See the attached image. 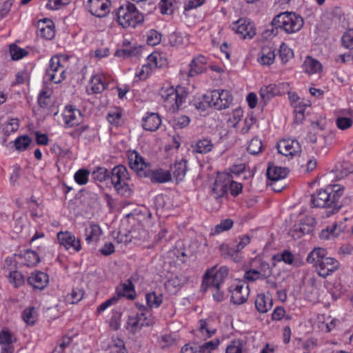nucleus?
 I'll use <instances>...</instances> for the list:
<instances>
[{"instance_id":"obj_1","label":"nucleus","mask_w":353,"mask_h":353,"mask_svg":"<svg viewBox=\"0 0 353 353\" xmlns=\"http://www.w3.org/2000/svg\"><path fill=\"white\" fill-rule=\"evenodd\" d=\"M343 187L334 185L326 190H321L311 196V202L313 206L330 209L328 214H334L341 208L339 201L343 192Z\"/></svg>"},{"instance_id":"obj_2","label":"nucleus","mask_w":353,"mask_h":353,"mask_svg":"<svg viewBox=\"0 0 353 353\" xmlns=\"http://www.w3.org/2000/svg\"><path fill=\"white\" fill-rule=\"evenodd\" d=\"M307 261L312 264L320 276L325 278L337 270L339 262L334 258L327 256V251L321 248H314L307 257Z\"/></svg>"},{"instance_id":"obj_3","label":"nucleus","mask_w":353,"mask_h":353,"mask_svg":"<svg viewBox=\"0 0 353 353\" xmlns=\"http://www.w3.org/2000/svg\"><path fill=\"white\" fill-rule=\"evenodd\" d=\"M302 17L292 12H284L277 14L272 24L287 34H293L299 31L303 26Z\"/></svg>"},{"instance_id":"obj_4","label":"nucleus","mask_w":353,"mask_h":353,"mask_svg":"<svg viewBox=\"0 0 353 353\" xmlns=\"http://www.w3.org/2000/svg\"><path fill=\"white\" fill-rule=\"evenodd\" d=\"M160 95L163 101L164 106L171 112H175L184 103L187 92L183 87L174 88L173 86H163L160 90Z\"/></svg>"},{"instance_id":"obj_5","label":"nucleus","mask_w":353,"mask_h":353,"mask_svg":"<svg viewBox=\"0 0 353 353\" xmlns=\"http://www.w3.org/2000/svg\"><path fill=\"white\" fill-rule=\"evenodd\" d=\"M117 20L123 28L136 27L143 20V15L132 3H127L119 8L116 12Z\"/></svg>"},{"instance_id":"obj_6","label":"nucleus","mask_w":353,"mask_h":353,"mask_svg":"<svg viewBox=\"0 0 353 353\" xmlns=\"http://www.w3.org/2000/svg\"><path fill=\"white\" fill-rule=\"evenodd\" d=\"M155 318L150 311L145 307L140 308L139 312L128 316L125 329L131 334L139 332L143 327L152 325Z\"/></svg>"},{"instance_id":"obj_7","label":"nucleus","mask_w":353,"mask_h":353,"mask_svg":"<svg viewBox=\"0 0 353 353\" xmlns=\"http://www.w3.org/2000/svg\"><path fill=\"white\" fill-rule=\"evenodd\" d=\"M228 274V269L225 266H221L219 269L216 266H213L204 274L202 286L221 288Z\"/></svg>"},{"instance_id":"obj_8","label":"nucleus","mask_w":353,"mask_h":353,"mask_svg":"<svg viewBox=\"0 0 353 353\" xmlns=\"http://www.w3.org/2000/svg\"><path fill=\"white\" fill-rule=\"evenodd\" d=\"M65 77V69L61 64L60 57L57 56L52 57L50 61L48 68L46 69V79L54 83H59Z\"/></svg>"},{"instance_id":"obj_9","label":"nucleus","mask_w":353,"mask_h":353,"mask_svg":"<svg viewBox=\"0 0 353 353\" xmlns=\"http://www.w3.org/2000/svg\"><path fill=\"white\" fill-rule=\"evenodd\" d=\"M232 29L243 39H252L256 34L254 23L247 18H241L232 23Z\"/></svg>"},{"instance_id":"obj_10","label":"nucleus","mask_w":353,"mask_h":353,"mask_svg":"<svg viewBox=\"0 0 353 353\" xmlns=\"http://www.w3.org/2000/svg\"><path fill=\"white\" fill-rule=\"evenodd\" d=\"M128 162L130 168L141 177H144L151 167L150 163L146 162L144 158L136 151H132L129 154Z\"/></svg>"},{"instance_id":"obj_11","label":"nucleus","mask_w":353,"mask_h":353,"mask_svg":"<svg viewBox=\"0 0 353 353\" xmlns=\"http://www.w3.org/2000/svg\"><path fill=\"white\" fill-rule=\"evenodd\" d=\"M57 239L59 244L67 250H72L74 252H79L81 250V240L76 238L70 232L61 231L58 232Z\"/></svg>"},{"instance_id":"obj_12","label":"nucleus","mask_w":353,"mask_h":353,"mask_svg":"<svg viewBox=\"0 0 353 353\" xmlns=\"http://www.w3.org/2000/svg\"><path fill=\"white\" fill-rule=\"evenodd\" d=\"M231 301L233 303L240 305L244 303L248 297L249 287L245 283H238L230 287Z\"/></svg>"},{"instance_id":"obj_13","label":"nucleus","mask_w":353,"mask_h":353,"mask_svg":"<svg viewBox=\"0 0 353 353\" xmlns=\"http://www.w3.org/2000/svg\"><path fill=\"white\" fill-rule=\"evenodd\" d=\"M110 4L109 0H88L87 7L93 16L102 18L109 13Z\"/></svg>"},{"instance_id":"obj_14","label":"nucleus","mask_w":353,"mask_h":353,"mask_svg":"<svg viewBox=\"0 0 353 353\" xmlns=\"http://www.w3.org/2000/svg\"><path fill=\"white\" fill-rule=\"evenodd\" d=\"M216 331L215 321L211 318L201 319L197 324L196 335L203 339H206L212 336Z\"/></svg>"},{"instance_id":"obj_15","label":"nucleus","mask_w":353,"mask_h":353,"mask_svg":"<svg viewBox=\"0 0 353 353\" xmlns=\"http://www.w3.org/2000/svg\"><path fill=\"white\" fill-rule=\"evenodd\" d=\"M230 183V179L228 174L223 173L218 174L212 188L213 196L218 199L225 195Z\"/></svg>"},{"instance_id":"obj_16","label":"nucleus","mask_w":353,"mask_h":353,"mask_svg":"<svg viewBox=\"0 0 353 353\" xmlns=\"http://www.w3.org/2000/svg\"><path fill=\"white\" fill-rule=\"evenodd\" d=\"M63 118L65 125L70 128L78 126L83 121L81 111L72 106L65 107L63 113Z\"/></svg>"},{"instance_id":"obj_17","label":"nucleus","mask_w":353,"mask_h":353,"mask_svg":"<svg viewBox=\"0 0 353 353\" xmlns=\"http://www.w3.org/2000/svg\"><path fill=\"white\" fill-rule=\"evenodd\" d=\"M277 148L281 154L293 157L301 151L299 143L295 139H283L277 144Z\"/></svg>"},{"instance_id":"obj_18","label":"nucleus","mask_w":353,"mask_h":353,"mask_svg":"<svg viewBox=\"0 0 353 353\" xmlns=\"http://www.w3.org/2000/svg\"><path fill=\"white\" fill-rule=\"evenodd\" d=\"M315 224L316 221L314 218L310 216L305 217L299 225H294V228L290 230V235L294 239H299L303 234H310Z\"/></svg>"},{"instance_id":"obj_19","label":"nucleus","mask_w":353,"mask_h":353,"mask_svg":"<svg viewBox=\"0 0 353 353\" xmlns=\"http://www.w3.org/2000/svg\"><path fill=\"white\" fill-rule=\"evenodd\" d=\"M218 90H215L205 94L201 101H196L194 106L196 109L205 110L209 107H213L217 110Z\"/></svg>"},{"instance_id":"obj_20","label":"nucleus","mask_w":353,"mask_h":353,"mask_svg":"<svg viewBox=\"0 0 353 353\" xmlns=\"http://www.w3.org/2000/svg\"><path fill=\"white\" fill-rule=\"evenodd\" d=\"M107 87L105 76L103 74L92 75L87 87L89 94H97L103 92Z\"/></svg>"},{"instance_id":"obj_21","label":"nucleus","mask_w":353,"mask_h":353,"mask_svg":"<svg viewBox=\"0 0 353 353\" xmlns=\"http://www.w3.org/2000/svg\"><path fill=\"white\" fill-rule=\"evenodd\" d=\"M37 28L40 37L48 40L54 38L55 30L52 21L48 19H41L37 23Z\"/></svg>"},{"instance_id":"obj_22","label":"nucleus","mask_w":353,"mask_h":353,"mask_svg":"<svg viewBox=\"0 0 353 353\" xmlns=\"http://www.w3.org/2000/svg\"><path fill=\"white\" fill-rule=\"evenodd\" d=\"M15 339L12 334L7 330H3L0 332V353H13V342Z\"/></svg>"},{"instance_id":"obj_23","label":"nucleus","mask_w":353,"mask_h":353,"mask_svg":"<svg viewBox=\"0 0 353 353\" xmlns=\"http://www.w3.org/2000/svg\"><path fill=\"white\" fill-rule=\"evenodd\" d=\"M144 177H148L152 183H163L171 180V173L163 169L152 170L151 167Z\"/></svg>"},{"instance_id":"obj_24","label":"nucleus","mask_w":353,"mask_h":353,"mask_svg":"<svg viewBox=\"0 0 353 353\" xmlns=\"http://www.w3.org/2000/svg\"><path fill=\"white\" fill-rule=\"evenodd\" d=\"M48 276L40 271H35L28 279V283L35 289L43 290L48 283Z\"/></svg>"},{"instance_id":"obj_25","label":"nucleus","mask_w":353,"mask_h":353,"mask_svg":"<svg viewBox=\"0 0 353 353\" xmlns=\"http://www.w3.org/2000/svg\"><path fill=\"white\" fill-rule=\"evenodd\" d=\"M275 57V50L272 47L264 46L258 54L257 61L261 65H270L274 62Z\"/></svg>"},{"instance_id":"obj_26","label":"nucleus","mask_w":353,"mask_h":353,"mask_svg":"<svg viewBox=\"0 0 353 353\" xmlns=\"http://www.w3.org/2000/svg\"><path fill=\"white\" fill-rule=\"evenodd\" d=\"M206 64L207 59L205 57L202 55L197 56L190 64V69L188 72V75L193 77L203 72L206 70Z\"/></svg>"},{"instance_id":"obj_27","label":"nucleus","mask_w":353,"mask_h":353,"mask_svg":"<svg viewBox=\"0 0 353 353\" xmlns=\"http://www.w3.org/2000/svg\"><path fill=\"white\" fill-rule=\"evenodd\" d=\"M168 171L171 173V177L172 176L176 182L183 181L187 172V161L181 160L176 162Z\"/></svg>"},{"instance_id":"obj_28","label":"nucleus","mask_w":353,"mask_h":353,"mask_svg":"<svg viewBox=\"0 0 353 353\" xmlns=\"http://www.w3.org/2000/svg\"><path fill=\"white\" fill-rule=\"evenodd\" d=\"M273 305L272 299L270 295L265 294H259L255 300V307L260 313H266L272 307Z\"/></svg>"},{"instance_id":"obj_29","label":"nucleus","mask_w":353,"mask_h":353,"mask_svg":"<svg viewBox=\"0 0 353 353\" xmlns=\"http://www.w3.org/2000/svg\"><path fill=\"white\" fill-rule=\"evenodd\" d=\"M161 119L157 113H150L143 119V128L148 131L154 132L159 129Z\"/></svg>"},{"instance_id":"obj_30","label":"nucleus","mask_w":353,"mask_h":353,"mask_svg":"<svg viewBox=\"0 0 353 353\" xmlns=\"http://www.w3.org/2000/svg\"><path fill=\"white\" fill-rule=\"evenodd\" d=\"M344 230L343 223H334L323 230L320 234V238L323 240H330L337 237Z\"/></svg>"},{"instance_id":"obj_31","label":"nucleus","mask_w":353,"mask_h":353,"mask_svg":"<svg viewBox=\"0 0 353 353\" xmlns=\"http://www.w3.org/2000/svg\"><path fill=\"white\" fill-rule=\"evenodd\" d=\"M102 230L99 225L91 223L85 229V241L88 243H97L102 235Z\"/></svg>"},{"instance_id":"obj_32","label":"nucleus","mask_w":353,"mask_h":353,"mask_svg":"<svg viewBox=\"0 0 353 353\" xmlns=\"http://www.w3.org/2000/svg\"><path fill=\"white\" fill-rule=\"evenodd\" d=\"M214 144L211 139L203 138L192 145V152L198 154H207L212 150Z\"/></svg>"},{"instance_id":"obj_33","label":"nucleus","mask_w":353,"mask_h":353,"mask_svg":"<svg viewBox=\"0 0 353 353\" xmlns=\"http://www.w3.org/2000/svg\"><path fill=\"white\" fill-rule=\"evenodd\" d=\"M281 92L278 86L275 84H270L263 86L259 91L261 99L263 101L264 104L269 101L274 97L280 94Z\"/></svg>"},{"instance_id":"obj_34","label":"nucleus","mask_w":353,"mask_h":353,"mask_svg":"<svg viewBox=\"0 0 353 353\" xmlns=\"http://www.w3.org/2000/svg\"><path fill=\"white\" fill-rule=\"evenodd\" d=\"M266 269L264 270H250L245 273V278L249 281H254L257 279H263L271 274V270L268 263H263Z\"/></svg>"},{"instance_id":"obj_35","label":"nucleus","mask_w":353,"mask_h":353,"mask_svg":"<svg viewBox=\"0 0 353 353\" xmlns=\"http://www.w3.org/2000/svg\"><path fill=\"white\" fill-rule=\"evenodd\" d=\"M303 67L305 72L309 74L319 73L322 70L321 63L318 60L311 57H306L303 62Z\"/></svg>"},{"instance_id":"obj_36","label":"nucleus","mask_w":353,"mask_h":353,"mask_svg":"<svg viewBox=\"0 0 353 353\" xmlns=\"http://www.w3.org/2000/svg\"><path fill=\"white\" fill-rule=\"evenodd\" d=\"M288 174V170L285 168L269 165L267 175L271 181H278L284 179Z\"/></svg>"},{"instance_id":"obj_37","label":"nucleus","mask_w":353,"mask_h":353,"mask_svg":"<svg viewBox=\"0 0 353 353\" xmlns=\"http://www.w3.org/2000/svg\"><path fill=\"white\" fill-rule=\"evenodd\" d=\"M129 180L127 169L123 165L115 166L111 172V181L112 183H118L119 181Z\"/></svg>"},{"instance_id":"obj_38","label":"nucleus","mask_w":353,"mask_h":353,"mask_svg":"<svg viewBox=\"0 0 353 353\" xmlns=\"http://www.w3.org/2000/svg\"><path fill=\"white\" fill-rule=\"evenodd\" d=\"M22 259V263L28 267L35 266L40 261L38 254L32 250H27L24 253L20 255Z\"/></svg>"},{"instance_id":"obj_39","label":"nucleus","mask_w":353,"mask_h":353,"mask_svg":"<svg viewBox=\"0 0 353 353\" xmlns=\"http://www.w3.org/2000/svg\"><path fill=\"white\" fill-rule=\"evenodd\" d=\"M217 110H223L229 107L232 101L230 92L225 90H218Z\"/></svg>"},{"instance_id":"obj_40","label":"nucleus","mask_w":353,"mask_h":353,"mask_svg":"<svg viewBox=\"0 0 353 353\" xmlns=\"http://www.w3.org/2000/svg\"><path fill=\"white\" fill-rule=\"evenodd\" d=\"M38 314L34 307L25 309L22 312V319L29 325H33L37 321Z\"/></svg>"},{"instance_id":"obj_41","label":"nucleus","mask_w":353,"mask_h":353,"mask_svg":"<svg viewBox=\"0 0 353 353\" xmlns=\"http://www.w3.org/2000/svg\"><path fill=\"white\" fill-rule=\"evenodd\" d=\"M117 192L123 196L129 197L132 195V190L128 184V180L119 181L118 183H112Z\"/></svg>"},{"instance_id":"obj_42","label":"nucleus","mask_w":353,"mask_h":353,"mask_svg":"<svg viewBox=\"0 0 353 353\" xmlns=\"http://www.w3.org/2000/svg\"><path fill=\"white\" fill-rule=\"evenodd\" d=\"M226 353H247L245 343L240 340L231 341L226 348Z\"/></svg>"},{"instance_id":"obj_43","label":"nucleus","mask_w":353,"mask_h":353,"mask_svg":"<svg viewBox=\"0 0 353 353\" xmlns=\"http://www.w3.org/2000/svg\"><path fill=\"white\" fill-rule=\"evenodd\" d=\"M145 299L148 305L152 308H157L160 306L163 301V296L161 294H157L156 292H149L145 295Z\"/></svg>"},{"instance_id":"obj_44","label":"nucleus","mask_w":353,"mask_h":353,"mask_svg":"<svg viewBox=\"0 0 353 353\" xmlns=\"http://www.w3.org/2000/svg\"><path fill=\"white\" fill-rule=\"evenodd\" d=\"M19 127V121L18 119H9L3 125V132L4 134L8 136L11 133L16 132Z\"/></svg>"},{"instance_id":"obj_45","label":"nucleus","mask_w":353,"mask_h":353,"mask_svg":"<svg viewBox=\"0 0 353 353\" xmlns=\"http://www.w3.org/2000/svg\"><path fill=\"white\" fill-rule=\"evenodd\" d=\"M243 117V110L241 108H236L228 116L227 123L228 125L236 128Z\"/></svg>"},{"instance_id":"obj_46","label":"nucleus","mask_w":353,"mask_h":353,"mask_svg":"<svg viewBox=\"0 0 353 353\" xmlns=\"http://www.w3.org/2000/svg\"><path fill=\"white\" fill-rule=\"evenodd\" d=\"M31 143L32 139L28 136L23 135L17 137L14 141V145L17 150L24 151Z\"/></svg>"},{"instance_id":"obj_47","label":"nucleus","mask_w":353,"mask_h":353,"mask_svg":"<svg viewBox=\"0 0 353 353\" xmlns=\"http://www.w3.org/2000/svg\"><path fill=\"white\" fill-rule=\"evenodd\" d=\"M83 291L82 289L76 288H73L70 293L66 296V301L71 304L79 303L83 296Z\"/></svg>"},{"instance_id":"obj_48","label":"nucleus","mask_w":353,"mask_h":353,"mask_svg":"<svg viewBox=\"0 0 353 353\" xmlns=\"http://www.w3.org/2000/svg\"><path fill=\"white\" fill-rule=\"evenodd\" d=\"M109 350L110 353H128L123 341L120 339H113L109 345Z\"/></svg>"},{"instance_id":"obj_49","label":"nucleus","mask_w":353,"mask_h":353,"mask_svg":"<svg viewBox=\"0 0 353 353\" xmlns=\"http://www.w3.org/2000/svg\"><path fill=\"white\" fill-rule=\"evenodd\" d=\"M9 282L14 287L19 288L24 284L25 278L23 275L18 271H14L8 275Z\"/></svg>"},{"instance_id":"obj_50","label":"nucleus","mask_w":353,"mask_h":353,"mask_svg":"<svg viewBox=\"0 0 353 353\" xmlns=\"http://www.w3.org/2000/svg\"><path fill=\"white\" fill-rule=\"evenodd\" d=\"M233 223V221L230 219L222 220L214 227L212 234L214 235L227 231L232 227Z\"/></svg>"},{"instance_id":"obj_51","label":"nucleus","mask_w":353,"mask_h":353,"mask_svg":"<svg viewBox=\"0 0 353 353\" xmlns=\"http://www.w3.org/2000/svg\"><path fill=\"white\" fill-rule=\"evenodd\" d=\"M187 279L185 276H174L170 278L166 283V287L168 289L173 288L174 289H179L185 283H186Z\"/></svg>"},{"instance_id":"obj_52","label":"nucleus","mask_w":353,"mask_h":353,"mask_svg":"<svg viewBox=\"0 0 353 353\" xmlns=\"http://www.w3.org/2000/svg\"><path fill=\"white\" fill-rule=\"evenodd\" d=\"M10 54L13 60H19L28 54V51L15 44L10 46Z\"/></svg>"},{"instance_id":"obj_53","label":"nucleus","mask_w":353,"mask_h":353,"mask_svg":"<svg viewBox=\"0 0 353 353\" xmlns=\"http://www.w3.org/2000/svg\"><path fill=\"white\" fill-rule=\"evenodd\" d=\"M110 176L108 169L103 167H99L92 172L93 179L100 182L105 181Z\"/></svg>"},{"instance_id":"obj_54","label":"nucleus","mask_w":353,"mask_h":353,"mask_svg":"<svg viewBox=\"0 0 353 353\" xmlns=\"http://www.w3.org/2000/svg\"><path fill=\"white\" fill-rule=\"evenodd\" d=\"M293 51L285 43H282L280 46L279 56L283 63L288 62L293 57Z\"/></svg>"},{"instance_id":"obj_55","label":"nucleus","mask_w":353,"mask_h":353,"mask_svg":"<svg viewBox=\"0 0 353 353\" xmlns=\"http://www.w3.org/2000/svg\"><path fill=\"white\" fill-rule=\"evenodd\" d=\"M28 223V222L25 217H16L14 220L12 225L13 231L17 234L22 232L23 230L26 228Z\"/></svg>"},{"instance_id":"obj_56","label":"nucleus","mask_w":353,"mask_h":353,"mask_svg":"<svg viewBox=\"0 0 353 353\" xmlns=\"http://www.w3.org/2000/svg\"><path fill=\"white\" fill-rule=\"evenodd\" d=\"M72 339L68 336H63L58 342L54 353H63L64 350L69 347L72 344Z\"/></svg>"},{"instance_id":"obj_57","label":"nucleus","mask_w":353,"mask_h":353,"mask_svg":"<svg viewBox=\"0 0 353 353\" xmlns=\"http://www.w3.org/2000/svg\"><path fill=\"white\" fill-rule=\"evenodd\" d=\"M190 122V119L185 115H181L175 117L173 120V127L175 130L183 129L187 127Z\"/></svg>"},{"instance_id":"obj_58","label":"nucleus","mask_w":353,"mask_h":353,"mask_svg":"<svg viewBox=\"0 0 353 353\" xmlns=\"http://www.w3.org/2000/svg\"><path fill=\"white\" fill-rule=\"evenodd\" d=\"M142 52V48L141 46H135L130 48H125L121 51H117V54L124 57H137L139 56Z\"/></svg>"},{"instance_id":"obj_59","label":"nucleus","mask_w":353,"mask_h":353,"mask_svg":"<svg viewBox=\"0 0 353 353\" xmlns=\"http://www.w3.org/2000/svg\"><path fill=\"white\" fill-rule=\"evenodd\" d=\"M262 142L258 138H253L249 143L248 151L252 154H257L261 151Z\"/></svg>"},{"instance_id":"obj_60","label":"nucleus","mask_w":353,"mask_h":353,"mask_svg":"<svg viewBox=\"0 0 353 353\" xmlns=\"http://www.w3.org/2000/svg\"><path fill=\"white\" fill-rule=\"evenodd\" d=\"M89 174L88 170L80 169L74 174V180L79 185H85L88 181Z\"/></svg>"},{"instance_id":"obj_61","label":"nucleus","mask_w":353,"mask_h":353,"mask_svg":"<svg viewBox=\"0 0 353 353\" xmlns=\"http://www.w3.org/2000/svg\"><path fill=\"white\" fill-rule=\"evenodd\" d=\"M169 41L172 46H179L185 44L188 39L183 37L181 33L173 32L170 34Z\"/></svg>"},{"instance_id":"obj_62","label":"nucleus","mask_w":353,"mask_h":353,"mask_svg":"<svg viewBox=\"0 0 353 353\" xmlns=\"http://www.w3.org/2000/svg\"><path fill=\"white\" fill-rule=\"evenodd\" d=\"M161 34L154 30H150L147 34V43L150 46H156L161 42Z\"/></svg>"},{"instance_id":"obj_63","label":"nucleus","mask_w":353,"mask_h":353,"mask_svg":"<svg viewBox=\"0 0 353 353\" xmlns=\"http://www.w3.org/2000/svg\"><path fill=\"white\" fill-rule=\"evenodd\" d=\"M342 45L347 49H353V29H349L343 34Z\"/></svg>"},{"instance_id":"obj_64","label":"nucleus","mask_w":353,"mask_h":353,"mask_svg":"<svg viewBox=\"0 0 353 353\" xmlns=\"http://www.w3.org/2000/svg\"><path fill=\"white\" fill-rule=\"evenodd\" d=\"M219 345V340L214 339L212 341H208L200 346V352L201 353H211Z\"/></svg>"}]
</instances>
